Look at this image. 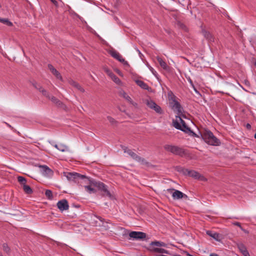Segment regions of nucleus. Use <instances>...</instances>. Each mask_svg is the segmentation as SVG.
<instances>
[{
	"mask_svg": "<svg viewBox=\"0 0 256 256\" xmlns=\"http://www.w3.org/2000/svg\"><path fill=\"white\" fill-rule=\"evenodd\" d=\"M201 136L205 142L210 145L219 146L220 144V140L208 129H204L201 132Z\"/></svg>",
	"mask_w": 256,
	"mask_h": 256,
	"instance_id": "nucleus-1",
	"label": "nucleus"
},
{
	"mask_svg": "<svg viewBox=\"0 0 256 256\" xmlns=\"http://www.w3.org/2000/svg\"><path fill=\"white\" fill-rule=\"evenodd\" d=\"M177 116H176L175 120H173V126L176 129L184 131V129H188L187 126L185 122L182 119V118H186L184 112V109L182 111L181 114H178V112H176Z\"/></svg>",
	"mask_w": 256,
	"mask_h": 256,
	"instance_id": "nucleus-2",
	"label": "nucleus"
},
{
	"mask_svg": "<svg viewBox=\"0 0 256 256\" xmlns=\"http://www.w3.org/2000/svg\"><path fill=\"white\" fill-rule=\"evenodd\" d=\"M168 98L170 102V105L172 110L174 112H178V114H181L182 107L180 102L176 100V96L171 91L168 92Z\"/></svg>",
	"mask_w": 256,
	"mask_h": 256,
	"instance_id": "nucleus-3",
	"label": "nucleus"
},
{
	"mask_svg": "<svg viewBox=\"0 0 256 256\" xmlns=\"http://www.w3.org/2000/svg\"><path fill=\"white\" fill-rule=\"evenodd\" d=\"M164 148L166 151L181 157H183L186 154L185 150L178 146L172 144H165L164 146Z\"/></svg>",
	"mask_w": 256,
	"mask_h": 256,
	"instance_id": "nucleus-4",
	"label": "nucleus"
},
{
	"mask_svg": "<svg viewBox=\"0 0 256 256\" xmlns=\"http://www.w3.org/2000/svg\"><path fill=\"white\" fill-rule=\"evenodd\" d=\"M66 176L69 180L74 181L78 183H82L84 182L86 184L89 178L84 175L76 172H67Z\"/></svg>",
	"mask_w": 256,
	"mask_h": 256,
	"instance_id": "nucleus-5",
	"label": "nucleus"
},
{
	"mask_svg": "<svg viewBox=\"0 0 256 256\" xmlns=\"http://www.w3.org/2000/svg\"><path fill=\"white\" fill-rule=\"evenodd\" d=\"M86 184H92L94 186L98 188L100 190L104 192V194L110 198L112 197V194L108 190L107 186L104 183L101 182H96L89 178Z\"/></svg>",
	"mask_w": 256,
	"mask_h": 256,
	"instance_id": "nucleus-6",
	"label": "nucleus"
},
{
	"mask_svg": "<svg viewBox=\"0 0 256 256\" xmlns=\"http://www.w3.org/2000/svg\"><path fill=\"white\" fill-rule=\"evenodd\" d=\"M123 150L124 152L127 153L129 156H130L134 160H135L140 162L142 164L147 165L148 164V162H147L146 160L144 158H141L138 156L135 152L132 151L131 150L128 149L126 147H124Z\"/></svg>",
	"mask_w": 256,
	"mask_h": 256,
	"instance_id": "nucleus-7",
	"label": "nucleus"
},
{
	"mask_svg": "<svg viewBox=\"0 0 256 256\" xmlns=\"http://www.w3.org/2000/svg\"><path fill=\"white\" fill-rule=\"evenodd\" d=\"M18 180L21 184V186L26 194H30L32 193L33 191L32 188L26 184V180L24 177L22 176H18Z\"/></svg>",
	"mask_w": 256,
	"mask_h": 256,
	"instance_id": "nucleus-8",
	"label": "nucleus"
},
{
	"mask_svg": "<svg viewBox=\"0 0 256 256\" xmlns=\"http://www.w3.org/2000/svg\"><path fill=\"white\" fill-rule=\"evenodd\" d=\"M166 190L168 192L172 194V196L174 200H179L182 198L186 199L188 198L186 194L174 188H168Z\"/></svg>",
	"mask_w": 256,
	"mask_h": 256,
	"instance_id": "nucleus-9",
	"label": "nucleus"
},
{
	"mask_svg": "<svg viewBox=\"0 0 256 256\" xmlns=\"http://www.w3.org/2000/svg\"><path fill=\"white\" fill-rule=\"evenodd\" d=\"M130 238L136 240H144L146 236V233L141 232H131L129 234Z\"/></svg>",
	"mask_w": 256,
	"mask_h": 256,
	"instance_id": "nucleus-10",
	"label": "nucleus"
},
{
	"mask_svg": "<svg viewBox=\"0 0 256 256\" xmlns=\"http://www.w3.org/2000/svg\"><path fill=\"white\" fill-rule=\"evenodd\" d=\"M110 54L112 57L116 58L119 62H121L124 66H129V64L127 61L125 60L122 58V56L115 50H110Z\"/></svg>",
	"mask_w": 256,
	"mask_h": 256,
	"instance_id": "nucleus-11",
	"label": "nucleus"
},
{
	"mask_svg": "<svg viewBox=\"0 0 256 256\" xmlns=\"http://www.w3.org/2000/svg\"><path fill=\"white\" fill-rule=\"evenodd\" d=\"M146 105L151 109L154 110L156 112L162 114L163 111L162 108L152 100H147Z\"/></svg>",
	"mask_w": 256,
	"mask_h": 256,
	"instance_id": "nucleus-12",
	"label": "nucleus"
},
{
	"mask_svg": "<svg viewBox=\"0 0 256 256\" xmlns=\"http://www.w3.org/2000/svg\"><path fill=\"white\" fill-rule=\"evenodd\" d=\"M104 72L116 84L122 85V82L120 79L117 77L112 71L106 68H104Z\"/></svg>",
	"mask_w": 256,
	"mask_h": 256,
	"instance_id": "nucleus-13",
	"label": "nucleus"
},
{
	"mask_svg": "<svg viewBox=\"0 0 256 256\" xmlns=\"http://www.w3.org/2000/svg\"><path fill=\"white\" fill-rule=\"evenodd\" d=\"M56 206L60 210V212H63L64 210H67L69 208V205L68 202L66 199H62L60 200H59Z\"/></svg>",
	"mask_w": 256,
	"mask_h": 256,
	"instance_id": "nucleus-14",
	"label": "nucleus"
},
{
	"mask_svg": "<svg viewBox=\"0 0 256 256\" xmlns=\"http://www.w3.org/2000/svg\"><path fill=\"white\" fill-rule=\"evenodd\" d=\"M160 247H166V244L160 241L152 242L150 244L148 249L152 252V248H160Z\"/></svg>",
	"mask_w": 256,
	"mask_h": 256,
	"instance_id": "nucleus-15",
	"label": "nucleus"
},
{
	"mask_svg": "<svg viewBox=\"0 0 256 256\" xmlns=\"http://www.w3.org/2000/svg\"><path fill=\"white\" fill-rule=\"evenodd\" d=\"M119 95L120 96L124 98L125 100H126L130 104H132L133 106H137V104L134 102L130 97L128 96L127 94L122 90H120Z\"/></svg>",
	"mask_w": 256,
	"mask_h": 256,
	"instance_id": "nucleus-16",
	"label": "nucleus"
},
{
	"mask_svg": "<svg viewBox=\"0 0 256 256\" xmlns=\"http://www.w3.org/2000/svg\"><path fill=\"white\" fill-rule=\"evenodd\" d=\"M49 143L52 146H53L54 148H57L58 150L62 152L68 150V148L64 144H61L58 145L57 144H54V142L52 141H49Z\"/></svg>",
	"mask_w": 256,
	"mask_h": 256,
	"instance_id": "nucleus-17",
	"label": "nucleus"
},
{
	"mask_svg": "<svg viewBox=\"0 0 256 256\" xmlns=\"http://www.w3.org/2000/svg\"><path fill=\"white\" fill-rule=\"evenodd\" d=\"M48 68L50 70L52 73L58 80H62V78L60 74L52 65L51 64H48Z\"/></svg>",
	"mask_w": 256,
	"mask_h": 256,
	"instance_id": "nucleus-18",
	"label": "nucleus"
},
{
	"mask_svg": "<svg viewBox=\"0 0 256 256\" xmlns=\"http://www.w3.org/2000/svg\"><path fill=\"white\" fill-rule=\"evenodd\" d=\"M237 246L239 250L244 255V256H250L249 252L246 249V246L243 244H238Z\"/></svg>",
	"mask_w": 256,
	"mask_h": 256,
	"instance_id": "nucleus-19",
	"label": "nucleus"
},
{
	"mask_svg": "<svg viewBox=\"0 0 256 256\" xmlns=\"http://www.w3.org/2000/svg\"><path fill=\"white\" fill-rule=\"evenodd\" d=\"M68 83L70 84V85L74 87L79 91H80L82 92H84V90L80 85V84L78 83L77 82L74 81V80H69Z\"/></svg>",
	"mask_w": 256,
	"mask_h": 256,
	"instance_id": "nucleus-20",
	"label": "nucleus"
},
{
	"mask_svg": "<svg viewBox=\"0 0 256 256\" xmlns=\"http://www.w3.org/2000/svg\"><path fill=\"white\" fill-rule=\"evenodd\" d=\"M186 175L192 176L196 179H200L201 177L200 174L198 172L195 170H188V172Z\"/></svg>",
	"mask_w": 256,
	"mask_h": 256,
	"instance_id": "nucleus-21",
	"label": "nucleus"
},
{
	"mask_svg": "<svg viewBox=\"0 0 256 256\" xmlns=\"http://www.w3.org/2000/svg\"><path fill=\"white\" fill-rule=\"evenodd\" d=\"M206 233L208 236L212 238L215 240L217 241L220 240V236L219 234L216 232H213L211 230H207Z\"/></svg>",
	"mask_w": 256,
	"mask_h": 256,
	"instance_id": "nucleus-22",
	"label": "nucleus"
},
{
	"mask_svg": "<svg viewBox=\"0 0 256 256\" xmlns=\"http://www.w3.org/2000/svg\"><path fill=\"white\" fill-rule=\"evenodd\" d=\"M135 82L138 86L144 90H148L150 88L144 82L141 80H136Z\"/></svg>",
	"mask_w": 256,
	"mask_h": 256,
	"instance_id": "nucleus-23",
	"label": "nucleus"
},
{
	"mask_svg": "<svg viewBox=\"0 0 256 256\" xmlns=\"http://www.w3.org/2000/svg\"><path fill=\"white\" fill-rule=\"evenodd\" d=\"M156 60L158 61L160 66L163 69L166 70L168 69V66L167 65L166 62L162 60V58H160V56H157Z\"/></svg>",
	"mask_w": 256,
	"mask_h": 256,
	"instance_id": "nucleus-24",
	"label": "nucleus"
},
{
	"mask_svg": "<svg viewBox=\"0 0 256 256\" xmlns=\"http://www.w3.org/2000/svg\"><path fill=\"white\" fill-rule=\"evenodd\" d=\"M94 186L93 184H89L88 186H84V188L88 192L89 194H92L96 192V190L92 187Z\"/></svg>",
	"mask_w": 256,
	"mask_h": 256,
	"instance_id": "nucleus-25",
	"label": "nucleus"
},
{
	"mask_svg": "<svg viewBox=\"0 0 256 256\" xmlns=\"http://www.w3.org/2000/svg\"><path fill=\"white\" fill-rule=\"evenodd\" d=\"M56 106H60L62 105V103L60 100H58L54 96H50V98H48Z\"/></svg>",
	"mask_w": 256,
	"mask_h": 256,
	"instance_id": "nucleus-26",
	"label": "nucleus"
},
{
	"mask_svg": "<svg viewBox=\"0 0 256 256\" xmlns=\"http://www.w3.org/2000/svg\"><path fill=\"white\" fill-rule=\"evenodd\" d=\"M152 252L158 253L169 254L168 251L162 248H152Z\"/></svg>",
	"mask_w": 256,
	"mask_h": 256,
	"instance_id": "nucleus-27",
	"label": "nucleus"
},
{
	"mask_svg": "<svg viewBox=\"0 0 256 256\" xmlns=\"http://www.w3.org/2000/svg\"><path fill=\"white\" fill-rule=\"evenodd\" d=\"M187 168H185L183 167H182L180 166H177L176 167V170L180 173L183 174H184L186 175L187 172H188Z\"/></svg>",
	"mask_w": 256,
	"mask_h": 256,
	"instance_id": "nucleus-28",
	"label": "nucleus"
},
{
	"mask_svg": "<svg viewBox=\"0 0 256 256\" xmlns=\"http://www.w3.org/2000/svg\"><path fill=\"white\" fill-rule=\"evenodd\" d=\"M40 168H42L43 172L46 174L48 175L52 173V170L46 166H42Z\"/></svg>",
	"mask_w": 256,
	"mask_h": 256,
	"instance_id": "nucleus-29",
	"label": "nucleus"
},
{
	"mask_svg": "<svg viewBox=\"0 0 256 256\" xmlns=\"http://www.w3.org/2000/svg\"><path fill=\"white\" fill-rule=\"evenodd\" d=\"M0 22L9 26H12L13 25L12 23L11 22H10L8 18H0Z\"/></svg>",
	"mask_w": 256,
	"mask_h": 256,
	"instance_id": "nucleus-30",
	"label": "nucleus"
},
{
	"mask_svg": "<svg viewBox=\"0 0 256 256\" xmlns=\"http://www.w3.org/2000/svg\"><path fill=\"white\" fill-rule=\"evenodd\" d=\"M45 195L49 200H52L53 198L52 192L50 190H46L45 192Z\"/></svg>",
	"mask_w": 256,
	"mask_h": 256,
	"instance_id": "nucleus-31",
	"label": "nucleus"
},
{
	"mask_svg": "<svg viewBox=\"0 0 256 256\" xmlns=\"http://www.w3.org/2000/svg\"><path fill=\"white\" fill-rule=\"evenodd\" d=\"M3 250L8 254H9L10 252V248L6 244H4L2 245Z\"/></svg>",
	"mask_w": 256,
	"mask_h": 256,
	"instance_id": "nucleus-32",
	"label": "nucleus"
},
{
	"mask_svg": "<svg viewBox=\"0 0 256 256\" xmlns=\"http://www.w3.org/2000/svg\"><path fill=\"white\" fill-rule=\"evenodd\" d=\"M204 36L209 40L212 41L214 40V38L212 35L208 32H205L204 34Z\"/></svg>",
	"mask_w": 256,
	"mask_h": 256,
	"instance_id": "nucleus-33",
	"label": "nucleus"
},
{
	"mask_svg": "<svg viewBox=\"0 0 256 256\" xmlns=\"http://www.w3.org/2000/svg\"><path fill=\"white\" fill-rule=\"evenodd\" d=\"M42 94L46 97L48 98H50V96L49 95L48 92L46 90H42Z\"/></svg>",
	"mask_w": 256,
	"mask_h": 256,
	"instance_id": "nucleus-34",
	"label": "nucleus"
},
{
	"mask_svg": "<svg viewBox=\"0 0 256 256\" xmlns=\"http://www.w3.org/2000/svg\"><path fill=\"white\" fill-rule=\"evenodd\" d=\"M107 119L112 124H114L116 122L114 119L110 116H108Z\"/></svg>",
	"mask_w": 256,
	"mask_h": 256,
	"instance_id": "nucleus-35",
	"label": "nucleus"
},
{
	"mask_svg": "<svg viewBox=\"0 0 256 256\" xmlns=\"http://www.w3.org/2000/svg\"><path fill=\"white\" fill-rule=\"evenodd\" d=\"M44 90L42 86L40 85L38 86V90L40 92H42V90Z\"/></svg>",
	"mask_w": 256,
	"mask_h": 256,
	"instance_id": "nucleus-36",
	"label": "nucleus"
},
{
	"mask_svg": "<svg viewBox=\"0 0 256 256\" xmlns=\"http://www.w3.org/2000/svg\"><path fill=\"white\" fill-rule=\"evenodd\" d=\"M39 84H38L36 82H33L32 83V86L36 88L38 90V86Z\"/></svg>",
	"mask_w": 256,
	"mask_h": 256,
	"instance_id": "nucleus-37",
	"label": "nucleus"
},
{
	"mask_svg": "<svg viewBox=\"0 0 256 256\" xmlns=\"http://www.w3.org/2000/svg\"><path fill=\"white\" fill-rule=\"evenodd\" d=\"M234 224L236 226H239L240 228H241V229H242V228L241 226V225H240V224L238 222H235L234 223Z\"/></svg>",
	"mask_w": 256,
	"mask_h": 256,
	"instance_id": "nucleus-38",
	"label": "nucleus"
},
{
	"mask_svg": "<svg viewBox=\"0 0 256 256\" xmlns=\"http://www.w3.org/2000/svg\"><path fill=\"white\" fill-rule=\"evenodd\" d=\"M188 81H189V82H190V84L191 86H192L194 88V84H193V82H192V80H191L190 78H189V79H188ZM194 90H196L195 88H194Z\"/></svg>",
	"mask_w": 256,
	"mask_h": 256,
	"instance_id": "nucleus-39",
	"label": "nucleus"
},
{
	"mask_svg": "<svg viewBox=\"0 0 256 256\" xmlns=\"http://www.w3.org/2000/svg\"><path fill=\"white\" fill-rule=\"evenodd\" d=\"M116 72L120 76H122V72L119 70H116Z\"/></svg>",
	"mask_w": 256,
	"mask_h": 256,
	"instance_id": "nucleus-40",
	"label": "nucleus"
},
{
	"mask_svg": "<svg viewBox=\"0 0 256 256\" xmlns=\"http://www.w3.org/2000/svg\"><path fill=\"white\" fill-rule=\"evenodd\" d=\"M96 218H97L99 220H100L101 222H103V220H104V218H102V217H100V216H96Z\"/></svg>",
	"mask_w": 256,
	"mask_h": 256,
	"instance_id": "nucleus-41",
	"label": "nucleus"
},
{
	"mask_svg": "<svg viewBox=\"0 0 256 256\" xmlns=\"http://www.w3.org/2000/svg\"><path fill=\"white\" fill-rule=\"evenodd\" d=\"M210 256H219L218 254L215 253H212L210 254Z\"/></svg>",
	"mask_w": 256,
	"mask_h": 256,
	"instance_id": "nucleus-42",
	"label": "nucleus"
},
{
	"mask_svg": "<svg viewBox=\"0 0 256 256\" xmlns=\"http://www.w3.org/2000/svg\"><path fill=\"white\" fill-rule=\"evenodd\" d=\"M50 1L54 4H56L58 3L56 0H50Z\"/></svg>",
	"mask_w": 256,
	"mask_h": 256,
	"instance_id": "nucleus-43",
	"label": "nucleus"
},
{
	"mask_svg": "<svg viewBox=\"0 0 256 256\" xmlns=\"http://www.w3.org/2000/svg\"><path fill=\"white\" fill-rule=\"evenodd\" d=\"M246 128H248V129L250 128H251V126H250V124H246Z\"/></svg>",
	"mask_w": 256,
	"mask_h": 256,
	"instance_id": "nucleus-44",
	"label": "nucleus"
},
{
	"mask_svg": "<svg viewBox=\"0 0 256 256\" xmlns=\"http://www.w3.org/2000/svg\"><path fill=\"white\" fill-rule=\"evenodd\" d=\"M0 256H3V255L1 252H0Z\"/></svg>",
	"mask_w": 256,
	"mask_h": 256,
	"instance_id": "nucleus-45",
	"label": "nucleus"
},
{
	"mask_svg": "<svg viewBox=\"0 0 256 256\" xmlns=\"http://www.w3.org/2000/svg\"><path fill=\"white\" fill-rule=\"evenodd\" d=\"M151 70H152V72L154 73V72H153L154 70H153V68H152Z\"/></svg>",
	"mask_w": 256,
	"mask_h": 256,
	"instance_id": "nucleus-46",
	"label": "nucleus"
},
{
	"mask_svg": "<svg viewBox=\"0 0 256 256\" xmlns=\"http://www.w3.org/2000/svg\"><path fill=\"white\" fill-rule=\"evenodd\" d=\"M138 52H139V54H141V53H140V52L138 50Z\"/></svg>",
	"mask_w": 256,
	"mask_h": 256,
	"instance_id": "nucleus-47",
	"label": "nucleus"
}]
</instances>
